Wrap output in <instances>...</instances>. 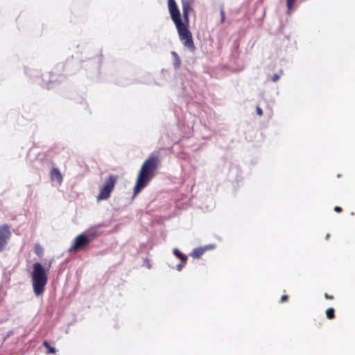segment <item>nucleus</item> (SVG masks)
<instances>
[{
    "label": "nucleus",
    "mask_w": 355,
    "mask_h": 355,
    "mask_svg": "<svg viewBox=\"0 0 355 355\" xmlns=\"http://www.w3.org/2000/svg\"><path fill=\"white\" fill-rule=\"evenodd\" d=\"M159 162L158 157L150 156L143 163L134 188V196L138 194L142 189L146 187L155 175Z\"/></svg>",
    "instance_id": "1"
},
{
    "label": "nucleus",
    "mask_w": 355,
    "mask_h": 355,
    "mask_svg": "<svg viewBox=\"0 0 355 355\" xmlns=\"http://www.w3.org/2000/svg\"><path fill=\"white\" fill-rule=\"evenodd\" d=\"M51 262L49 266L44 268L40 262H35L33 264L31 272V282L33 293L35 296L42 295L45 290L48 282V275L51 268Z\"/></svg>",
    "instance_id": "2"
},
{
    "label": "nucleus",
    "mask_w": 355,
    "mask_h": 355,
    "mask_svg": "<svg viewBox=\"0 0 355 355\" xmlns=\"http://www.w3.org/2000/svg\"><path fill=\"white\" fill-rule=\"evenodd\" d=\"M147 266L148 268H150V264L149 263V262H148Z\"/></svg>",
    "instance_id": "27"
},
{
    "label": "nucleus",
    "mask_w": 355,
    "mask_h": 355,
    "mask_svg": "<svg viewBox=\"0 0 355 355\" xmlns=\"http://www.w3.org/2000/svg\"><path fill=\"white\" fill-rule=\"evenodd\" d=\"M10 236L9 227L6 224L0 226V252L6 248Z\"/></svg>",
    "instance_id": "5"
},
{
    "label": "nucleus",
    "mask_w": 355,
    "mask_h": 355,
    "mask_svg": "<svg viewBox=\"0 0 355 355\" xmlns=\"http://www.w3.org/2000/svg\"><path fill=\"white\" fill-rule=\"evenodd\" d=\"M182 12L184 19L186 21V23H189V15L190 7V1L189 0H182Z\"/></svg>",
    "instance_id": "8"
},
{
    "label": "nucleus",
    "mask_w": 355,
    "mask_h": 355,
    "mask_svg": "<svg viewBox=\"0 0 355 355\" xmlns=\"http://www.w3.org/2000/svg\"><path fill=\"white\" fill-rule=\"evenodd\" d=\"M89 242L92 241L99 234V226L92 227L83 232Z\"/></svg>",
    "instance_id": "7"
},
{
    "label": "nucleus",
    "mask_w": 355,
    "mask_h": 355,
    "mask_svg": "<svg viewBox=\"0 0 355 355\" xmlns=\"http://www.w3.org/2000/svg\"><path fill=\"white\" fill-rule=\"evenodd\" d=\"M327 317L329 319H332L334 318V309L333 308H329L326 311Z\"/></svg>",
    "instance_id": "12"
},
{
    "label": "nucleus",
    "mask_w": 355,
    "mask_h": 355,
    "mask_svg": "<svg viewBox=\"0 0 355 355\" xmlns=\"http://www.w3.org/2000/svg\"><path fill=\"white\" fill-rule=\"evenodd\" d=\"M279 75L275 73L272 76L271 80L273 81V82H276L277 80H279Z\"/></svg>",
    "instance_id": "18"
},
{
    "label": "nucleus",
    "mask_w": 355,
    "mask_h": 355,
    "mask_svg": "<svg viewBox=\"0 0 355 355\" xmlns=\"http://www.w3.org/2000/svg\"><path fill=\"white\" fill-rule=\"evenodd\" d=\"M51 179L52 181H56L59 184L62 182V175L58 168H53L51 171Z\"/></svg>",
    "instance_id": "9"
},
{
    "label": "nucleus",
    "mask_w": 355,
    "mask_h": 355,
    "mask_svg": "<svg viewBox=\"0 0 355 355\" xmlns=\"http://www.w3.org/2000/svg\"><path fill=\"white\" fill-rule=\"evenodd\" d=\"M89 243L90 242L88 241L85 235L82 233L76 238L74 244L69 248V251L71 252L73 250L83 248Z\"/></svg>",
    "instance_id": "6"
},
{
    "label": "nucleus",
    "mask_w": 355,
    "mask_h": 355,
    "mask_svg": "<svg viewBox=\"0 0 355 355\" xmlns=\"http://www.w3.org/2000/svg\"><path fill=\"white\" fill-rule=\"evenodd\" d=\"M329 234H327V236H326V239H327L329 238Z\"/></svg>",
    "instance_id": "28"
},
{
    "label": "nucleus",
    "mask_w": 355,
    "mask_h": 355,
    "mask_svg": "<svg viewBox=\"0 0 355 355\" xmlns=\"http://www.w3.org/2000/svg\"><path fill=\"white\" fill-rule=\"evenodd\" d=\"M168 10L178 7L175 0H168Z\"/></svg>",
    "instance_id": "14"
},
{
    "label": "nucleus",
    "mask_w": 355,
    "mask_h": 355,
    "mask_svg": "<svg viewBox=\"0 0 355 355\" xmlns=\"http://www.w3.org/2000/svg\"><path fill=\"white\" fill-rule=\"evenodd\" d=\"M256 112H257V114L259 116H261L263 114L262 110L259 106H257L256 107Z\"/></svg>",
    "instance_id": "17"
},
{
    "label": "nucleus",
    "mask_w": 355,
    "mask_h": 355,
    "mask_svg": "<svg viewBox=\"0 0 355 355\" xmlns=\"http://www.w3.org/2000/svg\"><path fill=\"white\" fill-rule=\"evenodd\" d=\"M171 54H172V55H173V57L174 60H176V59H177V58H179L178 54L176 52H175V51H172V52H171Z\"/></svg>",
    "instance_id": "20"
},
{
    "label": "nucleus",
    "mask_w": 355,
    "mask_h": 355,
    "mask_svg": "<svg viewBox=\"0 0 355 355\" xmlns=\"http://www.w3.org/2000/svg\"><path fill=\"white\" fill-rule=\"evenodd\" d=\"M49 353H55V349L54 347H50L49 350Z\"/></svg>",
    "instance_id": "24"
},
{
    "label": "nucleus",
    "mask_w": 355,
    "mask_h": 355,
    "mask_svg": "<svg viewBox=\"0 0 355 355\" xmlns=\"http://www.w3.org/2000/svg\"><path fill=\"white\" fill-rule=\"evenodd\" d=\"M205 252V249H203V248H197L193 250L191 255L193 258L198 259L204 254Z\"/></svg>",
    "instance_id": "11"
},
{
    "label": "nucleus",
    "mask_w": 355,
    "mask_h": 355,
    "mask_svg": "<svg viewBox=\"0 0 355 355\" xmlns=\"http://www.w3.org/2000/svg\"><path fill=\"white\" fill-rule=\"evenodd\" d=\"M287 298H288V296H287V295H283V296L282 297V298H281V302H284L285 300H287Z\"/></svg>",
    "instance_id": "23"
},
{
    "label": "nucleus",
    "mask_w": 355,
    "mask_h": 355,
    "mask_svg": "<svg viewBox=\"0 0 355 355\" xmlns=\"http://www.w3.org/2000/svg\"><path fill=\"white\" fill-rule=\"evenodd\" d=\"M324 297L327 299H332L333 298V297L331 295H329L327 293H325Z\"/></svg>",
    "instance_id": "25"
},
{
    "label": "nucleus",
    "mask_w": 355,
    "mask_h": 355,
    "mask_svg": "<svg viewBox=\"0 0 355 355\" xmlns=\"http://www.w3.org/2000/svg\"><path fill=\"white\" fill-rule=\"evenodd\" d=\"M44 345H45L46 347H49V344L46 341L44 343Z\"/></svg>",
    "instance_id": "26"
},
{
    "label": "nucleus",
    "mask_w": 355,
    "mask_h": 355,
    "mask_svg": "<svg viewBox=\"0 0 355 355\" xmlns=\"http://www.w3.org/2000/svg\"><path fill=\"white\" fill-rule=\"evenodd\" d=\"M169 12L177 28L180 41L186 48L190 51L193 52L196 50V47L191 33L188 29L187 25L182 22L178 7L169 10Z\"/></svg>",
    "instance_id": "3"
},
{
    "label": "nucleus",
    "mask_w": 355,
    "mask_h": 355,
    "mask_svg": "<svg viewBox=\"0 0 355 355\" xmlns=\"http://www.w3.org/2000/svg\"><path fill=\"white\" fill-rule=\"evenodd\" d=\"M173 254L182 261V263H186L187 256L182 254L178 248H174L173 250Z\"/></svg>",
    "instance_id": "10"
},
{
    "label": "nucleus",
    "mask_w": 355,
    "mask_h": 355,
    "mask_svg": "<svg viewBox=\"0 0 355 355\" xmlns=\"http://www.w3.org/2000/svg\"><path fill=\"white\" fill-rule=\"evenodd\" d=\"M118 177L114 175H110L105 180V185L101 188L100 193L97 196V200H106L110 198L111 192L114 188Z\"/></svg>",
    "instance_id": "4"
},
{
    "label": "nucleus",
    "mask_w": 355,
    "mask_h": 355,
    "mask_svg": "<svg viewBox=\"0 0 355 355\" xmlns=\"http://www.w3.org/2000/svg\"><path fill=\"white\" fill-rule=\"evenodd\" d=\"M295 1H296V0H287L286 1V6H287V8H288V14L290 13V10L293 7Z\"/></svg>",
    "instance_id": "13"
},
{
    "label": "nucleus",
    "mask_w": 355,
    "mask_h": 355,
    "mask_svg": "<svg viewBox=\"0 0 355 355\" xmlns=\"http://www.w3.org/2000/svg\"><path fill=\"white\" fill-rule=\"evenodd\" d=\"M173 65H174V67H175V69H179L180 67L181 60H180V57L177 58L176 60H174Z\"/></svg>",
    "instance_id": "16"
},
{
    "label": "nucleus",
    "mask_w": 355,
    "mask_h": 355,
    "mask_svg": "<svg viewBox=\"0 0 355 355\" xmlns=\"http://www.w3.org/2000/svg\"><path fill=\"white\" fill-rule=\"evenodd\" d=\"M220 22L223 24V23H224L225 19V10L223 8H220Z\"/></svg>",
    "instance_id": "15"
},
{
    "label": "nucleus",
    "mask_w": 355,
    "mask_h": 355,
    "mask_svg": "<svg viewBox=\"0 0 355 355\" xmlns=\"http://www.w3.org/2000/svg\"><path fill=\"white\" fill-rule=\"evenodd\" d=\"M214 248V245H206L205 248H203V249H205V250H207L212 249Z\"/></svg>",
    "instance_id": "21"
},
{
    "label": "nucleus",
    "mask_w": 355,
    "mask_h": 355,
    "mask_svg": "<svg viewBox=\"0 0 355 355\" xmlns=\"http://www.w3.org/2000/svg\"><path fill=\"white\" fill-rule=\"evenodd\" d=\"M184 263L178 264V265L176 266V269H177L178 271L182 270V267H183V266H184Z\"/></svg>",
    "instance_id": "19"
},
{
    "label": "nucleus",
    "mask_w": 355,
    "mask_h": 355,
    "mask_svg": "<svg viewBox=\"0 0 355 355\" xmlns=\"http://www.w3.org/2000/svg\"><path fill=\"white\" fill-rule=\"evenodd\" d=\"M11 334H12V332H10V333L8 334V336H7V337H8V336H9L10 335H11Z\"/></svg>",
    "instance_id": "29"
},
{
    "label": "nucleus",
    "mask_w": 355,
    "mask_h": 355,
    "mask_svg": "<svg viewBox=\"0 0 355 355\" xmlns=\"http://www.w3.org/2000/svg\"><path fill=\"white\" fill-rule=\"evenodd\" d=\"M334 211H336L337 212H340L342 211V209H341V207L336 206L334 207Z\"/></svg>",
    "instance_id": "22"
}]
</instances>
